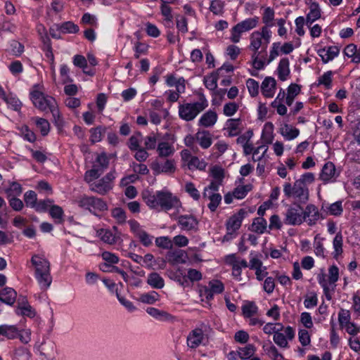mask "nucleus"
I'll return each instance as SVG.
<instances>
[{"label": "nucleus", "mask_w": 360, "mask_h": 360, "mask_svg": "<svg viewBox=\"0 0 360 360\" xmlns=\"http://www.w3.org/2000/svg\"><path fill=\"white\" fill-rule=\"evenodd\" d=\"M143 199L150 209H160L169 211L175 207L179 200L177 197L167 191H157L155 193L146 191L143 193Z\"/></svg>", "instance_id": "f257e3e1"}, {"label": "nucleus", "mask_w": 360, "mask_h": 360, "mask_svg": "<svg viewBox=\"0 0 360 360\" xmlns=\"http://www.w3.org/2000/svg\"><path fill=\"white\" fill-rule=\"evenodd\" d=\"M314 181V174L311 172H306L301 176L300 179L295 181L293 186L289 182L283 184L284 195L287 198H293L300 202L305 203L309 198V191L305 184H311Z\"/></svg>", "instance_id": "f03ea898"}, {"label": "nucleus", "mask_w": 360, "mask_h": 360, "mask_svg": "<svg viewBox=\"0 0 360 360\" xmlns=\"http://www.w3.org/2000/svg\"><path fill=\"white\" fill-rule=\"evenodd\" d=\"M30 100L35 108L42 112L50 111L53 116L59 117V110L56 99L48 95H45L39 90H33L30 94Z\"/></svg>", "instance_id": "7ed1b4c3"}, {"label": "nucleus", "mask_w": 360, "mask_h": 360, "mask_svg": "<svg viewBox=\"0 0 360 360\" xmlns=\"http://www.w3.org/2000/svg\"><path fill=\"white\" fill-rule=\"evenodd\" d=\"M207 106L208 103L205 96L200 94V101L179 104V117L186 122L192 121Z\"/></svg>", "instance_id": "20e7f679"}, {"label": "nucleus", "mask_w": 360, "mask_h": 360, "mask_svg": "<svg viewBox=\"0 0 360 360\" xmlns=\"http://www.w3.org/2000/svg\"><path fill=\"white\" fill-rule=\"evenodd\" d=\"M78 206L82 209L89 210L91 214L98 216L99 212L108 210V205L103 199L84 195L78 200Z\"/></svg>", "instance_id": "39448f33"}, {"label": "nucleus", "mask_w": 360, "mask_h": 360, "mask_svg": "<svg viewBox=\"0 0 360 360\" xmlns=\"http://www.w3.org/2000/svg\"><path fill=\"white\" fill-rule=\"evenodd\" d=\"M259 20L258 16H254L237 23L231 30V41L235 44L238 43L240 40L241 34L256 27L259 23Z\"/></svg>", "instance_id": "423d86ee"}, {"label": "nucleus", "mask_w": 360, "mask_h": 360, "mask_svg": "<svg viewBox=\"0 0 360 360\" xmlns=\"http://www.w3.org/2000/svg\"><path fill=\"white\" fill-rule=\"evenodd\" d=\"M116 178V172L115 169L111 170L107 173L101 179L92 182L90 184V189L93 192L97 193L100 195H106L110 191L114 186V180Z\"/></svg>", "instance_id": "0eeeda50"}, {"label": "nucleus", "mask_w": 360, "mask_h": 360, "mask_svg": "<svg viewBox=\"0 0 360 360\" xmlns=\"http://www.w3.org/2000/svg\"><path fill=\"white\" fill-rule=\"evenodd\" d=\"M304 219V210L298 203H293L288 206L283 219L286 225L297 226L302 224Z\"/></svg>", "instance_id": "6e6552de"}, {"label": "nucleus", "mask_w": 360, "mask_h": 360, "mask_svg": "<svg viewBox=\"0 0 360 360\" xmlns=\"http://www.w3.org/2000/svg\"><path fill=\"white\" fill-rule=\"evenodd\" d=\"M224 291V285L219 280H212L208 285L202 286L200 290V296H204L207 302H211L214 299V295L221 294Z\"/></svg>", "instance_id": "1a4fd4ad"}, {"label": "nucleus", "mask_w": 360, "mask_h": 360, "mask_svg": "<svg viewBox=\"0 0 360 360\" xmlns=\"http://www.w3.org/2000/svg\"><path fill=\"white\" fill-rule=\"evenodd\" d=\"M20 330L15 326L3 324L0 326V337L8 340H14L20 338L22 342L27 343L30 340V337L27 335L25 338L21 334Z\"/></svg>", "instance_id": "9d476101"}, {"label": "nucleus", "mask_w": 360, "mask_h": 360, "mask_svg": "<svg viewBox=\"0 0 360 360\" xmlns=\"http://www.w3.org/2000/svg\"><path fill=\"white\" fill-rule=\"evenodd\" d=\"M285 334L278 331L274 335L273 340L274 342L281 348H288L289 344L288 340L294 339L295 335V329L290 326H288L284 330Z\"/></svg>", "instance_id": "9b49d317"}, {"label": "nucleus", "mask_w": 360, "mask_h": 360, "mask_svg": "<svg viewBox=\"0 0 360 360\" xmlns=\"http://www.w3.org/2000/svg\"><path fill=\"white\" fill-rule=\"evenodd\" d=\"M178 225L186 231H196L198 226V220L192 214H182L178 217Z\"/></svg>", "instance_id": "f8f14e48"}, {"label": "nucleus", "mask_w": 360, "mask_h": 360, "mask_svg": "<svg viewBox=\"0 0 360 360\" xmlns=\"http://www.w3.org/2000/svg\"><path fill=\"white\" fill-rule=\"evenodd\" d=\"M247 215V212L244 209H240L236 214L229 218L226 223V230L236 232L241 225L243 220Z\"/></svg>", "instance_id": "ddd939ff"}, {"label": "nucleus", "mask_w": 360, "mask_h": 360, "mask_svg": "<svg viewBox=\"0 0 360 360\" xmlns=\"http://www.w3.org/2000/svg\"><path fill=\"white\" fill-rule=\"evenodd\" d=\"M340 48L336 46H330L316 50L317 54L321 58L322 62L326 64L333 60L340 54Z\"/></svg>", "instance_id": "4468645a"}, {"label": "nucleus", "mask_w": 360, "mask_h": 360, "mask_svg": "<svg viewBox=\"0 0 360 360\" xmlns=\"http://www.w3.org/2000/svg\"><path fill=\"white\" fill-rule=\"evenodd\" d=\"M30 262L34 267V274H39L44 271L50 270V262L42 255L34 254L32 256Z\"/></svg>", "instance_id": "2eb2a0df"}, {"label": "nucleus", "mask_w": 360, "mask_h": 360, "mask_svg": "<svg viewBox=\"0 0 360 360\" xmlns=\"http://www.w3.org/2000/svg\"><path fill=\"white\" fill-rule=\"evenodd\" d=\"M276 86V81L272 77L264 78L261 85V91L265 98H272L274 96Z\"/></svg>", "instance_id": "dca6fc26"}, {"label": "nucleus", "mask_w": 360, "mask_h": 360, "mask_svg": "<svg viewBox=\"0 0 360 360\" xmlns=\"http://www.w3.org/2000/svg\"><path fill=\"white\" fill-rule=\"evenodd\" d=\"M204 333L201 328H197L192 330L187 337V345L190 348L198 347L202 342Z\"/></svg>", "instance_id": "f3484780"}, {"label": "nucleus", "mask_w": 360, "mask_h": 360, "mask_svg": "<svg viewBox=\"0 0 360 360\" xmlns=\"http://www.w3.org/2000/svg\"><path fill=\"white\" fill-rule=\"evenodd\" d=\"M16 298L17 292L13 288L5 287L0 290V301L9 306L15 303Z\"/></svg>", "instance_id": "a211bd4d"}, {"label": "nucleus", "mask_w": 360, "mask_h": 360, "mask_svg": "<svg viewBox=\"0 0 360 360\" xmlns=\"http://www.w3.org/2000/svg\"><path fill=\"white\" fill-rule=\"evenodd\" d=\"M196 141L202 149H207L212 144V135L209 131L202 130L195 133Z\"/></svg>", "instance_id": "6ab92c4d"}, {"label": "nucleus", "mask_w": 360, "mask_h": 360, "mask_svg": "<svg viewBox=\"0 0 360 360\" xmlns=\"http://www.w3.org/2000/svg\"><path fill=\"white\" fill-rule=\"evenodd\" d=\"M34 278L37 280L40 288L44 290H47L52 283L51 269L47 271H44L39 274H34Z\"/></svg>", "instance_id": "aec40b11"}, {"label": "nucleus", "mask_w": 360, "mask_h": 360, "mask_svg": "<svg viewBox=\"0 0 360 360\" xmlns=\"http://www.w3.org/2000/svg\"><path fill=\"white\" fill-rule=\"evenodd\" d=\"M217 121V114L213 110L205 112L198 120V125L204 127H212Z\"/></svg>", "instance_id": "412c9836"}, {"label": "nucleus", "mask_w": 360, "mask_h": 360, "mask_svg": "<svg viewBox=\"0 0 360 360\" xmlns=\"http://www.w3.org/2000/svg\"><path fill=\"white\" fill-rule=\"evenodd\" d=\"M277 73L278 77L281 81L284 82L287 80L290 73V62L288 58H283L280 60L277 67Z\"/></svg>", "instance_id": "4be33fe9"}, {"label": "nucleus", "mask_w": 360, "mask_h": 360, "mask_svg": "<svg viewBox=\"0 0 360 360\" xmlns=\"http://www.w3.org/2000/svg\"><path fill=\"white\" fill-rule=\"evenodd\" d=\"M304 219L309 218L307 222L309 226H313L319 219V212L318 208L312 204L307 205L304 210Z\"/></svg>", "instance_id": "5701e85b"}, {"label": "nucleus", "mask_w": 360, "mask_h": 360, "mask_svg": "<svg viewBox=\"0 0 360 360\" xmlns=\"http://www.w3.org/2000/svg\"><path fill=\"white\" fill-rule=\"evenodd\" d=\"M255 347L252 344H248L244 347H240L238 354L241 360H260L258 357H252Z\"/></svg>", "instance_id": "b1692460"}, {"label": "nucleus", "mask_w": 360, "mask_h": 360, "mask_svg": "<svg viewBox=\"0 0 360 360\" xmlns=\"http://www.w3.org/2000/svg\"><path fill=\"white\" fill-rule=\"evenodd\" d=\"M335 173V165L331 162H327L323 167L320 178L324 182H328L333 177H334Z\"/></svg>", "instance_id": "393cba45"}, {"label": "nucleus", "mask_w": 360, "mask_h": 360, "mask_svg": "<svg viewBox=\"0 0 360 360\" xmlns=\"http://www.w3.org/2000/svg\"><path fill=\"white\" fill-rule=\"evenodd\" d=\"M169 277L181 286H187V277L182 267H178L175 270L170 271Z\"/></svg>", "instance_id": "a878e982"}, {"label": "nucleus", "mask_w": 360, "mask_h": 360, "mask_svg": "<svg viewBox=\"0 0 360 360\" xmlns=\"http://www.w3.org/2000/svg\"><path fill=\"white\" fill-rule=\"evenodd\" d=\"M147 283L155 289H162L165 286L163 278L157 272H152L148 274Z\"/></svg>", "instance_id": "bb28decb"}, {"label": "nucleus", "mask_w": 360, "mask_h": 360, "mask_svg": "<svg viewBox=\"0 0 360 360\" xmlns=\"http://www.w3.org/2000/svg\"><path fill=\"white\" fill-rule=\"evenodd\" d=\"M58 28L62 34H77L79 32V27L71 20L59 23Z\"/></svg>", "instance_id": "cd10ccee"}, {"label": "nucleus", "mask_w": 360, "mask_h": 360, "mask_svg": "<svg viewBox=\"0 0 360 360\" xmlns=\"http://www.w3.org/2000/svg\"><path fill=\"white\" fill-rule=\"evenodd\" d=\"M240 124H241L240 118H238V119L231 118L226 121V124L227 129L229 131V136L233 137V136H238L240 134V130L239 129V126Z\"/></svg>", "instance_id": "c85d7f7f"}, {"label": "nucleus", "mask_w": 360, "mask_h": 360, "mask_svg": "<svg viewBox=\"0 0 360 360\" xmlns=\"http://www.w3.org/2000/svg\"><path fill=\"white\" fill-rule=\"evenodd\" d=\"M157 151L160 158H167L174 153V147L168 142H160L157 146Z\"/></svg>", "instance_id": "c756f323"}, {"label": "nucleus", "mask_w": 360, "mask_h": 360, "mask_svg": "<svg viewBox=\"0 0 360 360\" xmlns=\"http://www.w3.org/2000/svg\"><path fill=\"white\" fill-rule=\"evenodd\" d=\"M2 99L6 103L9 108L15 111L20 110L22 103L15 95L13 94H6Z\"/></svg>", "instance_id": "7c9ffc66"}, {"label": "nucleus", "mask_w": 360, "mask_h": 360, "mask_svg": "<svg viewBox=\"0 0 360 360\" xmlns=\"http://www.w3.org/2000/svg\"><path fill=\"white\" fill-rule=\"evenodd\" d=\"M281 134L285 140L291 141L299 136L300 130L295 127H290L288 124H284L281 129Z\"/></svg>", "instance_id": "2f4dec72"}, {"label": "nucleus", "mask_w": 360, "mask_h": 360, "mask_svg": "<svg viewBox=\"0 0 360 360\" xmlns=\"http://www.w3.org/2000/svg\"><path fill=\"white\" fill-rule=\"evenodd\" d=\"M146 312L150 316H151L152 317L155 318L158 321L169 320V318L171 317V314H169L167 311L152 307H148L146 309Z\"/></svg>", "instance_id": "473e14b6"}, {"label": "nucleus", "mask_w": 360, "mask_h": 360, "mask_svg": "<svg viewBox=\"0 0 360 360\" xmlns=\"http://www.w3.org/2000/svg\"><path fill=\"white\" fill-rule=\"evenodd\" d=\"M99 236L101 239L106 243L112 245L117 243L120 236L114 234L111 230L109 229H101Z\"/></svg>", "instance_id": "72a5a7b5"}, {"label": "nucleus", "mask_w": 360, "mask_h": 360, "mask_svg": "<svg viewBox=\"0 0 360 360\" xmlns=\"http://www.w3.org/2000/svg\"><path fill=\"white\" fill-rule=\"evenodd\" d=\"M219 79V73L213 72L210 75L204 77L203 82L205 87L211 91H214L217 87V81Z\"/></svg>", "instance_id": "f704fd0d"}, {"label": "nucleus", "mask_w": 360, "mask_h": 360, "mask_svg": "<svg viewBox=\"0 0 360 360\" xmlns=\"http://www.w3.org/2000/svg\"><path fill=\"white\" fill-rule=\"evenodd\" d=\"M274 17L275 11L274 8L271 7H266L264 8L262 13V22L265 25L264 27H273L274 26Z\"/></svg>", "instance_id": "c9c22d12"}, {"label": "nucleus", "mask_w": 360, "mask_h": 360, "mask_svg": "<svg viewBox=\"0 0 360 360\" xmlns=\"http://www.w3.org/2000/svg\"><path fill=\"white\" fill-rule=\"evenodd\" d=\"M263 45L259 32L255 31L250 36V49L254 51L255 55L258 53L259 49Z\"/></svg>", "instance_id": "e433bc0d"}, {"label": "nucleus", "mask_w": 360, "mask_h": 360, "mask_svg": "<svg viewBox=\"0 0 360 360\" xmlns=\"http://www.w3.org/2000/svg\"><path fill=\"white\" fill-rule=\"evenodd\" d=\"M37 127L39 129L41 136H46L50 131V124L49 121L44 118L36 117L33 118Z\"/></svg>", "instance_id": "4c0bfd02"}, {"label": "nucleus", "mask_w": 360, "mask_h": 360, "mask_svg": "<svg viewBox=\"0 0 360 360\" xmlns=\"http://www.w3.org/2000/svg\"><path fill=\"white\" fill-rule=\"evenodd\" d=\"M106 127L103 126H98L94 128H91L89 131L91 134L90 141L91 143H96L100 142L102 140L103 134L105 132Z\"/></svg>", "instance_id": "58836bf2"}, {"label": "nucleus", "mask_w": 360, "mask_h": 360, "mask_svg": "<svg viewBox=\"0 0 360 360\" xmlns=\"http://www.w3.org/2000/svg\"><path fill=\"white\" fill-rule=\"evenodd\" d=\"M49 212L51 218L57 222L62 223L64 221V211L60 206L52 204L49 210Z\"/></svg>", "instance_id": "ea45409f"}, {"label": "nucleus", "mask_w": 360, "mask_h": 360, "mask_svg": "<svg viewBox=\"0 0 360 360\" xmlns=\"http://www.w3.org/2000/svg\"><path fill=\"white\" fill-rule=\"evenodd\" d=\"M258 307L254 302H247L242 306V313L244 318H251L257 313Z\"/></svg>", "instance_id": "a19ab883"}, {"label": "nucleus", "mask_w": 360, "mask_h": 360, "mask_svg": "<svg viewBox=\"0 0 360 360\" xmlns=\"http://www.w3.org/2000/svg\"><path fill=\"white\" fill-rule=\"evenodd\" d=\"M355 53H356V46L354 44L347 45L343 50V54L345 57L352 58V62L354 63H359V56L355 55Z\"/></svg>", "instance_id": "79ce46f5"}, {"label": "nucleus", "mask_w": 360, "mask_h": 360, "mask_svg": "<svg viewBox=\"0 0 360 360\" xmlns=\"http://www.w3.org/2000/svg\"><path fill=\"white\" fill-rule=\"evenodd\" d=\"M207 198L210 200L207 205L208 208L211 212H215L221 201V194L219 193H209Z\"/></svg>", "instance_id": "37998d69"}, {"label": "nucleus", "mask_w": 360, "mask_h": 360, "mask_svg": "<svg viewBox=\"0 0 360 360\" xmlns=\"http://www.w3.org/2000/svg\"><path fill=\"white\" fill-rule=\"evenodd\" d=\"M267 222L266 220L263 217H257L254 219L252 224V231L259 233L262 234L266 229Z\"/></svg>", "instance_id": "c03bdc74"}, {"label": "nucleus", "mask_w": 360, "mask_h": 360, "mask_svg": "<svg viewBox=\"0 0 360 360\" xmlns=\"http://www.w3.org/2000/svg\"><path fill=\"white\" fill-rule=\"evenodd\" d=\"M252 188L251 184H246L243 186H238L234 188L233 191L234 198L238 200L243 199L246 197L248 192L250 191Z\"/></svg>", "instance_id": "a18cd8bd"}, {"label": "nucleus", "mask_w": 360, "mask_h": 360, "mask_svg": "<svg viewBox=\"0 0 360 360\" xmlns=\"http://www.w3.org/2000/svg\"><path fill=\"white\" fill-rule=\"evenodd\" d=\"M207 162L203 160H200L197 156H194L189 160L188 167L189 169H197L200 171L205 170Z\"/></svg>", "instance_id": "49530a36"}, {"label": "nucleus", "mask_w": 360, "mask_h": 360, "mask_svg": "<svg viewBox=\"0 0 360 360\" xmlns=\"http://www.w3.org/2000/svg\"><path fill=\"white\" fill-rule=\"evenodd\" d=\"M263 347L266 354L274 360H276L278 357H281L282 360H286L271 342L264 345Z\"/></svg>", "instance_id": "de8ad7c7"}, {"label": "nucleus", "mask_w": 360, "mask_h": 360, "mask_svg": "<svg viewBox=\"0 0 360 360\" xmlns=\"http://www.w3.org/2000/svg\"><path fill=\"white\" fill-rule=\"evenodd\" d=\"M37 200V195L34 191L30 190L25 193L24 201L27 207L34 209Z\"/></svg>", "instance_id": "09e8293b"}, {"label": "nucleus", "mask_w": 360, "mask_h": 360, "mask_svg": "<svg viewBox=\"0 0 360 360\" xmlns=\"http://www.w3.org/2000/svg\"><path fill=\"white\" fill-rule=\"evenodd\" d=\"M7 197L19 196L22 192V188L20 184L17 181L10 183L9 187L6 189Z\"/></svg>", "instance_id": "8fccbe9b"}, {"label": "nucleus", "mask_w": 360, "mask_h": 360, "mask_svg": "<svg viewBox=\"0 0 360 360\" xmlns=\"http://www.w3.org/2000/svg\"><path fill=\"white\" fill-rule=\"evenodd\" d=\"M111 215L116 220L118 224H123L126 222V212L121 207L113 208L111 210Z\"/></svg>", "instance_id": "3c124183"}, {"label": "nucleus", "mask_w": 360, "mask_h": 360, "mask_svg": "<svg viewBox=\"0 0 360 360\" xmlns=\"http://www.w3.org/2000/svg\"><path fill=\"white\" fill-rule=\"evenodd\" d=\"M333 245L334 248V258L337 259L338 256L342 253V236L340 232L338 233L335 236Z\"/></svg>", "instance_id": "603ef678"}, {"label": "nucleus", "mask_w": 360, "mask_h": 360, "mask_svg": "<svg viewBox=\"0 0 360 360\" xmlns=\"http://www.w3.org/2000/svg\"><path fill=\"white\" fill-rule=\"evenodd\" d=\"M53 203V200L50 198L37 200L35 207L34 208L37 212L41 213L48 211L51 205Z\"/></svg>", "instance_id": "864d4df0"}, {"label": "nucleus", "mask_w": 360, "mask_h": 360, "mask_svg": "<svg viewBox=\"0 0 360 360\" xmlns=\"http://www.w3.org/2000/svg\"><path fill=\"white\" fill-rule=\"evenodd\" d=\"M283 328V325L281 323H267L266 324L264 325L263 328V331L264 333L268 335H274L276 334V333L278 331H282Z\"/></svg>", "instance_id": "5fc2aeb1"}, {"label": "nucleus", "mask_w": 360, "mask_h": 360, "mask_svg": "<svg viewBox=\"0 0 360 360\" xmlns=\"http://www.w3.org/2000/svg\"><path fill=\"white\" fill-rule=\"evenodd\" d=\"M176 28L181 34L188 32V19L182 15H177L176 17Z\"/></svg>", "instance_id": "6e6d98bb"}, {"label": "nucleus", "mask_w": 360, "mask_h": 360, "mask_svg": "<svg viewBox=\"0 0 360 360\" xmlns=\"http://www.w3.org/2000/svg\"><path fill=\"white\" fill-rule=\"evenodd\" d=\"M333 74L331 70L324 72L323 75L319 77V84L323 85L326 89H330L332 86Z\"/></svg>", "instance_id": "4d7b16f0"}, {"label": "nucleus", "mask_w": 360, "mask_h": 360, "mask_svg": "<svg viewBox=\"0 0 360 360\" xmlns=\"http://www.w3.org/2000/svg\"><path fill=\"white\" fill-rule=\"evenodd\" d=\"M328 212L330 215L333 216H340L343 212L342 201L338 200L334 203L330 204L327 207Z\"/></svg>", "instance_id": "13d9d810"}, {"label": "nucleus", "mask_w": 360, "mask_h": 360, "mask_svg": "<svg viewBox=\"0 0 360 360\" xmlns=\"http://www.w3.org/2000/svg\"><path fill=\"white\" fill-rule=\"evenodd\" d=\"M20 133L23 139L28 142L34 143L37 140L36 134L27 125H24L21 127Z\"/></svg>", "instance_id": "bf43d9fd"}, {"label": "nucleus", "mask_w": 360, "mask_h": 360, "mask_svg": "<svg viewBox=\"0 0 360 360\" xmlns=\"http://www.w3.org/2000/svg\"><path fill=\"white\" fill-rule=\"evenodd\" d=\"M309 5V12L307 14L315 19H320L321 17V9L320 8V6L318 2L314 1L311 3H307Z\"/></svg>", "instance_id": "052dcab7"}, {"label": "nucleus", "mask_w": 360, "mask_h": 360, "mask_svg": "<svg viewBox=\"0 0 360 360\" xmlns=\"http://www.w3.org/2000/svg\"><path fill=\"white\" fill-rule=\"evenodd\" d=\"M351 313L349 310L345 309H340L338 313V321L340 326L343 328L347 324H349L351 321Z\"/></svg>", "instance_id": "680f3d73"}, {"label": "nucleus", "mask_w": 360, "mask_h": 360, "mask_svg": "<svg viewBox=\"0 0 360 360\" xmlns=\"http://www.w3.org/2000/svg\"><path fill=\"white\" fill-rule=\"evenodd\" d=\"M101 174V170L94 167L92 169H89L85 172L84 180L86 183L91 184L94 180L98 179Z\"/></svg>", "instance_id": "e2e57ef3"}, {"label": "nucleus", "mask_w": 360, "mask_h": 360, "mask_svg": "<svg viewBox=\"0 0 360 360\" xmlns=\"http://www.w3.org/2000/svg\"><path fill=\"white\" fill-rule=\"evenodd\" d=\"M246 86L251 97H256L259 94V82L255 79L249 78L246 81Z\"/></svg>", "instance_id": "0e129e2a"}, {"label": "nucleus", "mask_w": 360, "mask_h": 360, "mask_svg": "<svg viewBox=\"0 0 360 360\" xmlns=\"http://www.w3.org/2000/svg\"><path fill=\"white\" fill-rule=\"evenodd\" d=\"M10 47L12 54L16 57L20 56L25 51L24 45L16 40L10 41Z\"/></svg>", "instance_id": "69168bd1"}, {"label": "nucleus", "mask_w": 360, "mask_h": 360, "mask_svg": "<svg viewBox=\"0 0 360 360\" xmlns=\"http://www.w3.org/2000/svg\"><path fill=\"white\" fill-rule=\"evenodd\" d=\"M144 247H149L153 244V236L148 233L145 230L139 233L136 236Z\"/></svg>", "instance_id": "338daca9"}, {"label": "nucleus", "mask_w": 360, "mask_h": 360, "mask_svg": "<svg viewBox=\"0 0 360 360\" xmlns=\"http://www.w3.org/2000/svg\"><path fill=\"white\" fill-rule=\"evenodd\" d=\"M224 8V3L221 0H212L210 2V11L214 15H221Z\"/></svg>", "instance_id": "774afa93"}]
</instances>
